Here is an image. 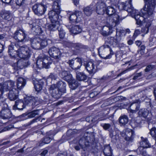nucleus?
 <instances>
[{
	"mask_svg": "<svg viewBox=\"0 0 156 156\" xmlns=\"http://www.w3.org/2000/svg\"><path fill=\"white\" fill-rule=\"evenodd\" d=\"M18 45L14 46L12 45L9 46L8 52L9 55L13 57H16V55L20 58L23 59H28L30 55V51L26 46L22 47L19 46Z\"/></svg>",
	"mask_w": 156,
	"mask_h": 156,
	"instance_id": "f257e3e1",
	"label": "nucleus"
},
{
	"mask_svg": "<svg viewBox=\"0 0 156 156\" xmlns=\"http://www.w3.org/2000/svg\"><path fill=\"white\" fill-rule=\"evenodd\" d=\"M116 12V10L112 7L108 6L106 9V13L109 16L108 17L111 20V22H112L109 29H117L115 27L119 24V21L125 19L126 17H120Z\"/></svg>",
	"mask_w": 156,
	"mask_h": 156,
	"instance_id": "f03ea898",
	"label": "nucleus"
},
{
	"mask_svg": "<svg viewBox=\"0 0 156 156\" xmlns=\"http://www.w3.org/2000/svg\"><path fill=\"white\" fill-rule=\"evenodd\" d=\"M66 85L63 82H58L57 84L51 85L49 88V91L52 96L56 98H59L62 95L61 93L66 92Z\"/></svg>",
	"mask_w": 156,
	"mask_h": 156,
	"instance_id": "7ed1b4c3",
	"label": "nucleus"
},
{
	"mask_svg": "<svg viewBox=\"0 0 156 156\" xmlns=\"http://www.w3.org/2000/svg\"><path fill=\"white\" fill-rule=\"evenodd\" d=\"M32 47L36 49H41L45 47L48 44L51 43V40L41 37H37L31 39Z\"/></svg>",
	"mask_w": 156,
	"mask_h": 156,
	"instance_id": "20e7f679",
	"label": "nucleus"
},
{
	"mask_svg": "<svg viewBox=\"0 0 156 156\" xmlns=\"http://www.w3.org/2000/svg\"><path fill=\"white\" fill-rule=\"evenodd\" d=\"M36 62L37 67L40 69L45 68L48 69L52 63L50 58L46 55L40 56Z\"/></svg>",
	"mask_w": 156,
	"mask_h": 156,
	"instance_id": "39448f33",
	"label": "nucleus"
},
{
	"mask_svg": "<svg viewBox=\"0 0 156 156\" xmlns=\"http://www.w3.org/2000/svg\"><path fill=\"white\" fill-rule=\"evenodd\" d=\"M98 52L101 57L105 59L110 58L114 54L109 46L105 44L99 48Z\"/></svg>",
	"mask_w": 156,
	"mask_h": 156,
	"instance_id": "423d86ee",
	"label": "nucleus"
},
{
	"mask_svg": "<svg viewBox=\"0 0 156 156\" xmlns=\"http://www.w3.org/2000/svg\"><path fill=\"white\" fill-rule=\"evenodd\" d=\"M59 13H57L55 11H51L49 12V18L51 21V23L48 25V29H53V28L58 29V26H57L58 25V20L59 17L58 14Z\"/></svg>",
	"mask_w": 156,
	"mask_h": 156,
	"instance_id": "0eeeda50",
	"label": "nucleus"
},
{
	"mask_svg": "<svg viewBox=\"0 0 156 156\" xmlns=\"http://www.w3.org/2000/svg\"><path fill=\"white\" fill-rule=\"evenodd\" d=\"M47 7L46 5L42 4H36L33 6L32 9L35 14L41 16L44 13Z\"/></svg>",
	"mask_w": 156,
	"mask_h": 156,
	"instance_id": "6e6552de",
	"label": "nucleus"
},
{
	"mask_svg": "<svg viewBox=\"0 0 156 156\" xmlns=\"http://www.w3.org/2000/svg\"><path fill=\"white\" fill-rule=\"evenodd\" d=\"M67 63L71 68L74 69H80L82 65V60L80 58H76L69 60Z\"/></svg>",
	"mask_w": 156,
	"mask_h": 156,
	"instance_id": "1a4fd4ad",
	"label": "nucleus"
},
{
	"mask_svg": "<svg viewBox=\"0 0 156 156\" xmlns=\"http://www.w3.org/2000/svg\"><path fill=\"white\" fill-rule=\"evenodd\" d=\"M12 114L8 108L7 105H4L0 112V117L3 119H8L10 118Z\"/></svg>",
	"mask_w": 156,
	"mask_h": 156,
	"instance_id": "9d476101",
	"label": "nucleus"
},
{
	"mask_svg": "<svg viewBox=\"0 0 156 156\" xmlns=\"http://www.w3.org/2000/svg\"><path fill=\"white\" fill-rule=\"evenodd\" d=\"M48 53L50 56L55 58H59L61 55L59 49L55 47H52L49 50Z\"/></svg>",
	"mask_w": 156,
	"mask_h": 156,
	"instance_id": "9b49d317",
	"label": "nucleus"
},
{
	"mask_svg": "<svg viewBox=\"0 0 156 156\" xmlns=\"http://www.w3.org/2000/svg\"><path fill=\"white\" fill-rule=\"evenodd\" d=\"M116 31V36L115 37H111L110 38L109 42L114 47H115L119 44L121 40V37L120 35V30H117Z\"/></svg>",
	"mask_w": 156,
	"mask_h": 156,
	"instance_id": "f8f14e48",
	"label": "nucleus"
},
{
	"mask_svg": "<svg viewBox=\"0 0 156 156\" xmlns=\"http://www.w3.org/2000/svg\"><path fill=\"white\" fill-rule=\"evenodd\" d=\"M85 67L87 70L90 74H94L97 71V66L93 62H87Z\"/></svg>",
	"mask_w": 156,
	"mask_h": 156,
	"instance_id": "ddd939ff",
	"label": "nucleus"
},
{
	"mask_svg": "<svg viewBox=\"0 0 156 156\" xmlns=\"http://www.w3.org/2000/svg\"><path fill=\"white\" fill-rule=\"evenodd\" d=\"M105 4L101 1H99L96 5V11L98 14H103L106 10Z\"/></svg>",
	"mask_w": 156,
	"mask_h": 156,
	"instance_id": "4468645a",
	"label": "nucleus"
},
{
	"mask_svg": "<svg viewBox=\"0 0 156 156\" xmlns=\"http://www.w3.org/2000/svg\"><path fill=\"white\" fill-rule=\"evenodd\" d=\"M15 36L17 37L18 40L21 42L23 41L26 37L27 34L25 31L23 30H17L14 34Z\"/></svg>",
	"mask_w": 156,
	"mask_h": 156,
	"instance_id": "2eb2a0df",
	"label": "nucleus"
},
{
	"mask_svg": "<svg viewBox=\"0 0 156 156\" xmlns=\"http://www.w3.org/2000/svg\"><path fill=\"white\" fill-rule=\"evenodd\" d=\"M19 91L16 88L10 90L8 94V97L11 101H14L18 97Z\"/></svg>",
	"mask_w": 156,
	"mask_h": 156,
	"instance_id": "dca6fc26",
	"label": "nucleus"
},
{
	"mask_svg": "<svg viewBox=\"0 0 156 156\" xmlns=\"http://www.w3.org/2000/svg\"><path fill=\"white\" fill-rule=\"evenodd\" d=\"M14 82L11 81H8L4 82L2 86V89L3 90L5 91L8 90L9 91L14 88Z\"/></svg>",
	"mask_w": 156,
	"mask_h": 156,
	"instance_id": "f3484780",
	"label": "nucleus"
},
{
	"mask_svg": "<svg viewBox=\"0 0 156 156\" xmlns=\"http://www.w3.org/2000/svg\"><path fill=\"white\" fill-rule=\"evenodd\" d=\"M140 106V103L138 101L133 102L130 105L129 110L131 113H135L139 110Z\"/></svg>",
	"mask_w": 156,
	"mask_h": 156,
	"instance_id": "a211bd4d",
	"label": "nucleus"
},
{
	"mask_svg": "<svg viewBox=\"0 0 156 156\" xmlns=\"http://www.w3.org/2000/svg\"><path fill=\"white\" fill-rule=\"evenodd\" d=\"M60 76L66 81L71 80L72 79V76L69 71H62L61 72H59Z\"/></svg>",
	"mask_w": 156,
	"mask_h": 156,
	"instance_id": "6ab92c4d",
	"label": "nucleus"
},
{
	"mask_svg": "<svg viewBox=\"0 0 156 156\" xmlns=\"http://www.w3.org/2000/svg\"><path fill=\"white\" fill-rule=\"evenodd\" d=\"M124 133L126 136L125 137V139L126 140L132 141L133 139L134 135V132L130 129H127Z\"/></svg>",
	"mask_w": 156,
	"mask_h": 156,
	"instance_id": "aec40b11",
	"label": "nucleus"
},
{
	"mask_svg": "<svg viewBox=\"0 0 156 156\" xmlns=\"http://www.w3.org/2000/svg\"><path fill=\"white\" fill-rule=\"evenodd\" d=\"M26 103L29 106H35L38 105V102L36 98L33 97L28 98L26 101Z\"/></svg>",
	"mask_w": 156,
	"mask_h": 156,
	"instance_id": "412c9836",
	"label": "nucleus"
},
{
	"mask_svg": "<svg viewBox=\"0 0 156 156\" xmlns=\"http://www.w3.org/2000/svg\"><path fill=\"white\" fill-rule=\"evenodd\" d=\"M94 10V8L93 6L90 5L84 8L83 11L85 15L87 16H89L91 15Z\"/></svg>",
	"mask_w": 156,
	"mask_h": 156,
	"instance_id": "4be33fe9",
	"label": "nucleus"
},
{
	"mask_svg": "<svg viewBox=\"0 0 156 156\" xmlns=\"http://www.w3.org/2000/svg\"><path fill=\"white\" fill-rule=\"evenodd\" d=\"M60 3L58 0L55 1L53 3L52 5L53 10L52 11H55L57 13H60L61 8L60 7Z\"/></svg>",
	"mask_w": 156,
	"mask_h": 156,
	"instance_id": "5701e85b",
	"label": "nucleus"
},
{
	"mask_svg": "<svg viewBox=\"0 0 156 156\" xmlns=\"http://www.w3.org/2000/svg\"><path fill=\"white\" fill-rule=\"evenodd\" d=\"M25 80L22 77H19L17 81V87L18 89H21L25 85Z\"/></svg>",
	"mask_w": 156,
	"mask_h": 156,
	"instance_id": "b1692460",
	"label": "nucleus"
},
{
	"mask_svg": "<svg viewBox=\"0 0 156 156\" xmlns=\"http://www.w3.org/2000/svg\"><path fill=\"white\" fill-rule=\"evenodd\" d=\"M141 145H142V147H139L137 149L138 151H140L141 150H143L144 148H147L151 147V145L149 143L147 139H145L142 142H141Z\"/></svg>",
	"mask_w": 156,
	"mask_h": 156,
	"instance_id": "393cba45",
	"label": "nucleus"
},
{
	"mask_svg": "<svg viewBox=\"0 0 156 156\" xmlns=\"http://www.w3.org/2000/svg\"><path fill=\"white\" fill-rule=\"evenodd\" d=\"M24 104L21 100H16L15 102V104L13 106V109H16V108L20 110H22L24 108Z\"/></svg>",
	"mask_w": 156,
	"mask_h": 156,
	"instance_id": "a878e982",
	"label": "nucleus"
},
{
	"mask_svg": "<svg viewBox=\"0 0 156 156\" xmlns=\"http://www.w3.org/2000/svg\"><path fill=\"white\" fill-rule=\"evenodd\" d=\"M0 16L3 19L9 20L10 19L11 14L9 11L3 10L1 12Z\"/></svg>",
	"mask_w": 156,
	"mask_h": 156,
	"instance_id": "bb28decb",
	"label": "nucleus"
},
{
	"mask_svg": "<svg viewBox=\"0 0 156 156\" xmlns=\"http://www.w3.org/2000/svg\"><path fill=\"white\" fill-rule=\"evenodd\" d=\"M103 152L105 156H112L111 148L109 145L105 146Z\"/></svg>",
	"mask_w": 156,
	"mask_h": 156,
	"instance_id": "cd10ccee",
	"label": "nucleus"
},
{
	"mask_svg": "<svg viewBox=\"0 0 156 156\" xmlns=\"http://www.w3.org/2000/svg\"><path fill=\"white\" fill-rule=\"evenodd\" d=\"M149 113V111L146 108H142L140 109L138 112L139 115L144 118L147 117Z\"/></svg>",
	"mask_w": 156,
	"mask_h": 156,
	"instance_id": "c85d7f7f",
	"label": "nucleus"
},
{
	"mask_svg": "<svg viewBox=\"0 0 156 156\" xmlns=\"http://www.w3.org/2000/svg\"><path fill=\"white\" fill-rule=\"evenodd\" d=\"M72 81L69 83V86L70 88L73 90H74L76 89L79 85V84L78 82L75 80H72Z\"/></svg>",
	"mask_w": 156,
	"mask_h": 156,
	"instance_id": "c756f323",
	"label": "nucleus"
},
{
	"mask_svg": "<svg viewBox=\"0 0 156 156\" xmlns=\"http://www.w3.org/2000/svg\"><path fill=\"white\" fill-rule=\"evenodd\" d=\"M76 78L79 81H83L86 80L87 76L82 72H78L76 73Z\"/></svg>",
	"mask_w": 156,
	"mask_h": 156,
	"instance_id": "7c9ffc66",
	"label": "nucleus"
},
{
	"mask_svg": "<svg viewBox=\"0 0 156 156\" xmlns=\"http://www.w3.org/2000/svg\"><path fill=\"white\" fill-rule=\"evenodd\" d=\"M37 82L34 84V87L37 91L39 92L42 89L43 83L41 80Z\"/></svg>",
	"mask_w": 156,
	"mask_h": 156,
	"instance_id": "2f4dec72",
	"label": "nucleus"
},
{
	"mask_svg": "<svg viewBox=\"0 0 156 156\" xmlns=\"http://www.w3.org/2000/svg\"><path fill=\"white\" fill-rule=\"evenodd\" d=\"M119 122L122 125L126 124L128 121V117L126 115H124L121 116L119 119Z\"/></svg>",
	"mask_w": 156,
	"mask_h": 156,
	"instance_id": "473e14b6",
	"label": "nucleus"
},
{
	"mask_svg": "<svg viewBox=\"0 0 156 156\" xmlns=\"http://www.w3.org/2000/svg\"><path fill=\"white\" fill-rule=\"evenodd\" d=\"M38 110H36L33 111L28 114V116L29 118H32L35 117L36 115H38Z\"/></svg>",
	"mask_w": 156,
	"mask_h": 156,
	"instance_id": "72a5a7b5",
	"label": "nucleus"
},
{
	"mask_svg": "<svg viewBox=\"0 0 156 156\" xmlns=\"http://www.w3.org/2000/svg\"><path fill=\"white\" fill-rule=\"evenodd\" d=\"M101 34L104 36H106L109 35L112 33V30H101Z\"/></svg>",
	"mask_w": 156,
	"mask_h": 156,
	"instance_id": "f704fd0d",
	"label": "nucleus"
},
{
	"mask_svg": "<svg viewBox=\"0 0 156 156\" xmlns=\"http://www.w3.org/2000/svg\"><path fill=\"white\" fill-rule=\"evenodd\" d=\"M150 133L155 140L156 139V128L153 127L150 130Z\"/></svg>",
	"mask_w": 156,
	"mask_h": 156,
	"instance_id": "c9c22d12",
	"label": "nucleus"
},
{
	"mask_svg": "<svg viewBox=\"0 0 156 156\" xmlns=\"http://www.w3.org/2000/svg\"><path fill=\"white\" fill-rule=\"evenodd\" d=\"M155 68V65H149L147 66L144 69V71L146 73H148L149 71L152 70Z\"/></svg>",
	"mask_w": 156,
	"mask_h": 156,
	"instance_id": "e433bc0d",
	"label": "nucleus"
},
{
	"mask_svg": "<svg viewBox=\"0 0 156 156\" xmlns=\"http://www.w3.org/2000/svg\"><path fill=\"white\" fill-rule=\"evenodd\" d=\"M101 126L105 130H108L111 127L110 124L107 123H101Z\"/></svg>",
	"mask_w": 156,
	"mask_h": 156,
	"instance_id": "4c0bfd02",
	"label": "nucleus"
},
{
	"mask_svg": "<svg viewBox=\"0 0 156 156\" xmlns=\"http://www.w3.org/2000/svg\"><path fill=\"white\" fill-rule=\"evenodd\" d=\"M69 20L72 22H77L80 21L79 20H78L76 17V16L74 14L71 15L69 18Z\"/></svg>",
	"mask_w": 156,
	"mask_h": 156,
	"instance_id": "58836bf2",
	"label": "nucleus"
},
{
	"mask_svg": "<svg viewBox=\"0 0 156 156\" xmlns=\"http://www.w3.org/2000/svg\"><path fill=\"white\" fill-rule=\"evenodd\" d=\"M52 139L49 137H46L42 139V142L44 141L46 144L49 143L51 141Z\"/></svg>",
	"mask_w": 156,
	"mask_h": 156,
	"instance_id": "ea45409f",
	"label": "nucleus"
},
{
	"mask_svg": "<svg viewBox=\"0 0 156 156\" xmlns=\"http://www.w3.org/2000/svg\"><path fill=\"white\" fill-rule=\"evenodd\" d=\"M25 0H16V3L19 6L22 5L24 3Z\"/></svg>",
	"mask_w": 156,
	"mask_h": 156,
	"instance_id": "a19ab883",
	"label": "nucleus"
},
{
	"mask_svg": "<svg viewBox=\"0 0 156 156\" xmlns=\"http://www.w3.org/2000/svg\"><path fill=\"white\" fill-rule=\"evenodd\" d=\"M4 91H5L3 90V89H2V87L0 86V100H1V101L2 102L4 100L2 96V94Z\"/></svg>",
	"mask_w": 156,
	"mask_h": 156,
	"instance_id": "79ce46f5",
	"label": "nucleus"
},
{
	"mask_svg": "<svg viewBox=\"0 0 156 156\" xmlns=\"http://www.w3.org/2000/svg\"><path fill=\"white\" fill-rule=\"evenodd\" d=\"M16 65L17 66L20 68L24 67L25 66L24 64V62L21 60H19L17 62Z\"/></svg>",
	"mask_w": 156,
	"mask_h": 156,
	"instance_id": "37998d69",
	"label": "nucleus"
},
{
	"mask_svg": "<svg viewBox=\"0 0 156 156\" xmlns=\"http://www.w3.org/2000/svg\"><path fill=\"white\" fill-rule=\"evenodd\" d=\"M81 30H80V31L77 30H70V32L71 34L73 35H75L78 34L81 32Z\"/></svg>",
	"mask_w": 156,
	"mask_h": 156,
	"instance_id": "c03bdc74",
	"label": "nucleus"
},
{
	"mask_svg": "<svg viewBox=\"0 0 156 156\" xmlns=\"http://www.w3.org/2000/svg\"><path fill=\"white\" fill-rule=\"evenodd\" d=\"M57 76L56 74L54 73H51L48 76V77L50 78L52 80H55L57 78Z\"/></svg>",
	"mask_w": 156,
	"mask_h": 156,
	"instance_id": "a18cd8bd",
	"label": "nucleus"
},
{
	"mask_svg": "<svg viewBox=\"0 0 156 156\" xmlns=\"http://www.w3.org/2000/svg\"><path fill=\"white\" fill-rule=\"evenodd\" d=\"M59 36L60 38H63L65 36V34L63 30H60L59 31Z\"/></svg>",
	"mask_w": 156,
	"mask_h": 156,
	"instance_id": "49530a36",
	"label": "nucleus"
},
{
	"mask_svg": "<svg viewBox=\"0 0 156 156\" xmlns=\"http://www.w3.org/2000/svg\"><path fill=\"white\" fill-rule=\"evenodd\" d=\"M140 34V31L139 30H135V32L133 35V37L134 39L138 36V34Z\"/></svg>",
	"mask_w": 156,
	"mask_h": 156,
	"instance_id": "de8ad7c7",
	"label": "nucleus"
},
{
	"mask_svg": "<svg viewBox=\"0 0 156 156\" xmlns=\"http://www.w3.org/2000/svg\"><path fill=\"white\" fill-rule=\"evenodd\" d=\"M142 75V73L141 72H140L139 73H136L135 74L133 77V79L134 80H136L138 77L141 76Z\"/></svg>",
	"mask_w": 156,
	"mask_h": 156,
	"instance_id": "09e8293b",
	"label": "nucleus"
},
{
	"mask_svg": "<svg viewBox=\"0 0 156 156\" xmlns=\"http://www.w3.org/2000/svg\"><path fill=\"white\" fill-rule=\"evenodd\" d=\"M140 151V153L142 154L143 156H149V155L147 154L146 152L144 150V149L143 150H141V151Z\"/></svg>",
	"mask_w": 156,
	"mask_h": 156,
	"instance_id": "8fccbe9b",
	"label": "nucleus"
},
{
	"mask_svg": "<svg viewBox=\"0 0 156 156\" xmlns=\"http://www.w3.org/2000/svg\"><path fill=\"white\" fill-rule=\"evenodd\" d=\"M67 45L68 47H76L77 45H76V44L73 43L71 42H68Z\"/></svg>",
	"mask_w": 156,
	"mask_h": 156,
	"instance_id": "3c124183",
	"label": "nucleus"
},
{
	"mask_svg": "<svg viewBox=\"0 0 156 156\" xmlns=\"http://www.w3.org/2000/svg\"><path fill=\"white\" fill-rule=\"evenodd\" d=\"M75 15L76 16V17H77V18L78 20H79V17L81 16L82 14V13L80 11H76L75 12V13H74Z\"/></svg>",
	"mask_w": 156,
	"mask_h": 156,
	"instance_id": "603ef678",
	"label": "nucleus"
},
{
	"mask_svg": "<svg viewBox=\"0 0 156 156\" xmlns=\"http://www.w3.org/2000/svg\"><path fill=\"white\" fill-rule=\"evenodd\" d=\"M69 28L72 29H81V28L80 26L78 25H76L73 26V27H72V28Z\"/></svg>",
	"mask_w": 156,
	"mask_h": 156,
	"instance_id": "864d4df0",
	"label": "nucleus"
},
{
	"mask_svg": "<svg viewBox=\"0 0 156 156\" xmlns=\"http://www.w3.org/2000/svg\"><path fill=\"white\" fill-rule=\"evenodd\" d=\"M35 32L37 33L36 35H39L42 33V30H35Z\"/></svg>",
	"mask_w": 156,
	"mask_h": 156,
	"instance_id": "5fc2aeb1",
	"label": "nucleus"
},
{
	"mask_svg": "<svg viewBox=\"0 0 156 156\" xmlns=\"http://www.w3.org/2000/svg\"><path fill=\"white\" fill-rule=\"evenodd\" d=\"M47 150H44L41 153V155L42 156H44L45 155V154L47 153Z\"/></svg>",
	"mask_w": 156,
	"mask_h": 156,
	"instance_id": "6e6d98bb",
	"label": "nucleus"
},
{
	"mask_svg": "<svg viewBox=\"0 0 156 156\" xmlns=\"http://www.w3.org/2000/svg\"><path fill=\"white\" fill-rule=\"evenodd\" d=\"M2 2L4 3L9 4L11 3L12 0H2Z\"/></svg>",
	"mask_w": 156,
	"mask_h": 156,
	"instance_id": "4d7b16f0",
	"label": "nucleus"
},
{
	"mask_svg": "<svg viewBox=\"0 0 156 156\" xmlns=\"http://www.w3.org/2000/svg\"><path fill=\"white\" fill-rule=\"evenodd\" d=\"M4 46L0 43V53L2 52L4 49Z\"/></svg>",
	"mask_w": 156,
	"mask_h": 156,
	"instance_id": "13d9d810",
	"label": "nucleus"
},
{
	"mask_svg": "<svg viewBox=\"0 0 156 156\" xmlns=\"http://www.w3.org/2000/svg\"><path fill=\"white\" fill-rule=\"evenodd\" d=\"M135 44L137 46H139L141 44V42L140 41H137L135 42Z\"/></svg>",
	"mask_w": 156,
	"mask_h": 156,
	"instance_id": "bf43d9fd",
	"label": "nucleus"
},
{
	"mask_svg": "<svg viewBox=\"0 0 156 156\" xmlns=\"http://www.w3.org/2000/svg\"><path fill=\"white\" fill-rule=\"evenodd\" d=\"M45 144H46L45 143H44V141L42 142V139L41 141H40V142L39 143V146H41Z\"/></svg>",
	"mask_w": 156,
	"mask_h": 156,
	"instance_id": "052dcab7",
	"label": "nucleus"
},
{
	"mask_svg": "<svg viewBox=\"0 0 156 156\" xmlns=\"http://www.w3.org/2000/svg\"><path fill=\"white\" fill-rule=\"evenodd\" d=\"M133 40L130 39L128 41L127 43L129 45H131L133 44Z\"/></svg>",
	"mask_w": 156,
	"mask_h": 156,
	"instance_id": "680f3d73",
	"label": "nucleus"
},
{
	"mask_svg": "<svg viewBox=\"0 0 156 156\" xmlns=\"http://www.w3.org/2000/svg\"><path fill=\"white\" fill-rule=\"evenodd\" d=\"M35 23H34L33 24H31L30 25V27L31 28H35Z\"/></svg>",
	"mask_w": 156,
	"mask_h": 156,
	"instance_id": "e2e57ef3",
	"label": "nucleus"
},
{
	"mask_svg": "<svg viewBox=\"0 0 156 156\" xmlns=\"http://www.w3.org/2000/svg\"><path fill=\"white\" fill-rule=\"evenodd\" d=\"M82 138L79 141V143L80 146L82 147L83 146V144L82 143Z\"/></svg>",
	"mask_w": 156,
	"mask_h": 156,
	"instance_id": "0e129e2a",
	"label": "nucleus"
},
{
	"mask_svg": "<svg viewBox=\"0 0 156 156\" xmlns=\"http://www.w3.org/2000/svg\"><path fill=\"white\" fill-rule=\"evenodd\" d=\"M73 2L75 5H77L78 4V1L77 0H74Z\"/></svg>",
	"mask_w": 156,
	"mask_h": 156,
	"instance_id": "69168bd1",
	"label": "nucleus"
},
{
	"mask_svg": "<svg viewBox=\"0 0 156 156\" xmlns=\"http://www.w3.org/2000/svg\"><path fill=\"white\" fill-rule=\"evenodd\" d=\"M86 140L87 143H89L90 141V138L89 136H87L86 138Z\"/></svg>",
	"mask_w": 156,
	"mask_h": 156,
	"instance_id": "338daca9",
	"label": "nucleus"
},
{
	"mask_svg": "<svg viewBox=\"0 0 156 156\" xmlns=\"http://www.w3.org/2000/svg\"><path fill=\"white\" fill-rule=\"evenodd\" d=\"M145 47L144 45H142L140 47V49L141 50L143 51L145 49Z\"/></svg>",
	"mask_w": 156,
	"mask_h": 156,
	"instance_id": "774afa93",
	"label": "nucleus"
}]
</instances>
